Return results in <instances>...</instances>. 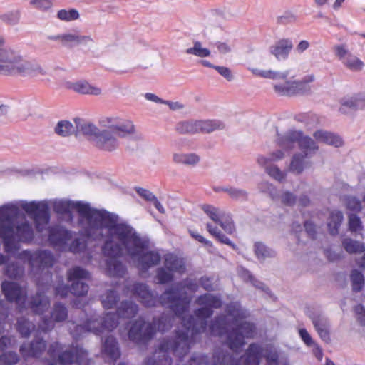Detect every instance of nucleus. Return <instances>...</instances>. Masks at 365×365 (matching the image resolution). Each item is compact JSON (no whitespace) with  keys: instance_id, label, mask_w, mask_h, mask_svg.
Masks as SVG:
<instances>
[{"instance_id":"nucleus-1","label":"nucleus","mask_w":365,"mask_h":365,"mask_svg":"<svg viewBox=\"0 0 365 365\" xmlns=\"http://www.w3.org/2000/svg\"><path fill=\"white\" fill-rule=\"evenodd\" d=\"M195 302L200 307L194 309L193 314L180 317L185 329H177L173 336L160 340L155 354L145 359V365H171L170 354L182 361L190 352L195 338L207 331V319L213 315L214 309L222 306L221 297L210 293L200 294Z\"/></svg>"},{"instance_id":"nucleus-2","label":"nucleus","mask_w":365,"mask_h":365,"mask_svg":"<svg viewBox=\"0 0 365 365\" xmlns=\"http://www.w3.org/2000/svg\"><path fill=\"white\" fill-rule=\"evenodd\" d=\"M19 207L33 218L38 231L50 222L49 205L46 200L13 202L9 213L10 218L6 220L1 233L4 250L7 254H15L20 249V243L30 244L34 239V230L28 221L15 226L20 216Z\"/></svg>"},{"instance_id":"nucleus-3","label":"nucleus","mask_w":365,"mask_h":365,"mask_svg":"<svg viewBox=\"0 0 365 365\" xmlns=\"http://www.w3.org/2000/svg\"><path fill=\"white\" fill-rule=\"evenodd\" d=\"M113 234L123 245L127 255L135 259L138 269L148 272L151 267L158 265L161 256L158 251L150 250V241L148 236H140L136 230L126 221H121L120 225L112 226Z\"/></svg>"},{"instance_id":"nucleus-4","label":"nucleus","mask_w":365,"mask_h":365,"mask_svg":"<svg viewBox=\"0 0 365 365\" xmlns=\"http://www.w3.org/2000/svg\"><path fill=\"white\" fill-rule=\"evenodd\" d=\"M53 210L57 214L69 215H71L72 210H76L78 214L87 221L85 231L88 236H91L95 231L101 229L106 222L110 224L111 217L116 214L105 209L91 207L88 202L63 199L53 200Z\"/></svg>"},{"instance_id":"nucleus-5","label":"nucleus","mask_w":365,"mask_h":365,"mask_svg":"<svg viewBox=\"0 0 365 365\" xmlns=\"http://www.w3.org/2000/svg\"><path fill=\"white\" fill-rule=\"evenodd\" d=\"M111 218L110 224L106 222L98 230H107L106 238L101 246V251L103 255L108 257L105 261L107 274L110 277H123L127 272V268L118 258L123 256L125 248L122 242L113 234L114 231L112 227V226L120 225L122 220L118 214Z\"/></svg>"},{"instance_id":"nucleus-6","label":"nucleus","mask_w":365,"mask_h":365,"mask_svg":"<svg viewBox=\"0 0 365 365\" xmlns=\"http://www.w3.org/2000/svg\"><path fill=\"white\" fill-rule=\"evenodd\" d=\"M14 74L36 77L44 76L46 72L38 64L24 60L18 53L6 47L0 36V75Z\"/></svg>"},{"instance_id":"nucleus-7","label":"nucleus","mask_w":365,"mask_h":365,"mask_svg":"<svg viewBox=\"0 0 365 365\" xmlns=\"http://www.w3.org/2000/svg\"><path fill=\"white\" fill-rule=\"evenodd\" d=\"M185 289L191 293L197 292L199 289L198 281L195 279L186 278L165 289L164 295H168L167 299L171 302L172 312L178 317H182L188 311L192 300V297Z\"/></svg>"},{"instance_id":"nucleus-8","label":"nucleus","mask_w":365,"mask_h":365,"mask_svg":"<svg viewBox=\"0 0 365 365\" xmlns=\"http://www.w3.org/2000/svg\"><path fill=\"white\" fill-rule=\"evenodd\" d=\"M100 129L88 122L76 123L77 131L87 136L89 141L98 150L104 152H114L118 149L120 142L110 129Z\"/></svg>"},{"instance_id":"nucleus-9","label":"nucleus","mask_w":365,"mask_h":365,"mask_svg":"<svg viewBox=\"0 0 365 365\" xmlns=\"http://www.w3.org/2000/svg\"><path fill=\"white\" fill-rule=\"evenodd\" d=\"M256 334L255 323L250 321L237 322L229 330L225 344L232 351L239 352L245 345V339H254Z\"/></svg>"},{"instance_id":"nucleus-10","label":"nucleus","mask_w":365,"mask_h":365,"mask_svg":"<svg viewBox=\"0 0 365 365\" xmlns=\"http://www.w3.org/2000/svg\"><path fill=\"white\" fill-rule=\"evenodd\" d=\"M163 324V318H153L151 322H146L140 317L132 322L128 332V339L135 344L145 345L155 336L156 327L160 329Z\"/></svg>"},{"instance_id":"nucleus-11","label":"nucleus","mask_w":365,"mask_h":365,"mask_svg":"<svg viewBox=\"0 0 365 365\" xmlns=\"http://www.w3.org/2000/svg\"><path fill=\"white\" fill-rule=\"evenodd\" d=\"M131 292L138 299L139 302L146 308L161 306L172 311L171 302L167 299L168 295H164L165 291L158 295L153 292L147 284L135 282L131 287Z\"/></svg>"},{"instance_id":"nucleus-12","label":"nucleus","mask_w":365,"mask_h":365,"mask_svg":"<svg viewBox=\"0 0 365 365\" xmlns=\"http://www.w3.org/2000/svg\"><path fill=\"white\" fill-rule=\"evenodd\" d=\"M18 258L24 262H27L31 270L40 272L53 266L55 258L48 250H24L18 255Z\"/></svg>"},{"instance_id":"nucleus-13","label":"nucleus","mask_w":365,"mask_h":365,"mask_svg":"<svg viewBox=\"0 0 365 365\" xmlns=\"http://www.w3.org/2000/svg\"><path fill=\"white\" fill-rule=\"evenodd\" d=\"M319 147L312 138H305L300 143L302 153H295L292 158L289 170L297 175L304 170V160L311 158L318 150Z\"/></svg>"},{"instance_id":"nucleus-14","label":"nucleus","mask_w":365,"mask_h":365,"mask_svg":"<svg viewBox=\"0 0 365 365\" xmlns=\"http://www.w3.org/2000/svg\"><path fill=\"white\" fill-rule=\"evenodd\" d=\"M101 124L110 129L116 137L130 138L135 133V125L129 120L108 117L101 120Z\"/></svg>"},{"instance_id":"nucleus-15","label":"nucleus","mask_w":365,"mask_h":365,"mask_svg":"<svg viewBox=\"0 0 365 365\" xmlns=\"http://www.w3.org/2000/svg\"><path fill=\"white\" fill-rule=\"evenodd\" d=\"M204 212L216 224H218L227 233L232 234L235 226L231 215L210 205H203Z\"/></svg>"},{"instance_id":"nucleus-16","label":"nucleus","mask_w":365,"mask_h":365,"mask_svg":"<svg viewBox=\"0 0 365 365\" xmlns=\"http://www.w3.org/2000/svg\"><path fill=\"white\" fill-rule=\"evenodd\" d=\"M304 81H287L283 84H276L274 86V91L280 96H292L295 95H302L309 91V82L314 81V76L307 77Z\"/></svg>"},{"instance_id":"nucleus-17","label":"nucleus","mask_w":365,"mask_h":365,"mask_svg":"<svg viewBox=\"0 0 365 365\" xmlns=\"http://www.w3.org/2000/svg\"><path fill=\"white\" fill-rule=\"evenodd\" d=\"M88 365V352L76 346L68 350L61 351L58 355L56 365Z\"/></svg>"},{"instance_id":"nucleus-18","label":"nucleus","mask_w":365,"mask_h":365,"mask_svg":"<svg viewBox=\"0 0 365 365\" xmlns=\"http://www.w3.org/2000/svg\"><path fill=\"white\" fill-rule=\"evenodd\" d=\"M1 290L9 302H15L19 306L24 307L26 293L17 282L4 281L1 283Z\"/></svg>"},{"instance_id":"nucleus-19","label":"nucleus","mask_w":365,"mask_h":365,"mask_svg":"<svg viewBox=\"0 0 365 365\" xmlns=\"http://www.w3.org/2000/svg\"><path fill=\"white\" fill-rule=\"evenodd\" d=\"M305 138H311L309 136L304 135L302 130L289 129L284 134L277 133V143L283 150H291L295 148L296 143H298L300 149V143Z\"/></svg>"},{"instance_id":"nucleus-20","label":"nucleus","mask_w":365,"mask_h":365,"mask_svg":"<svg viewBox=\"0 0 365 365\" xmlns=\"http://www.w3.org/2000/svg\"><path fill=\"white\" fill-rule=\"evenodd\" d=\"M263 349L257 343L250 344L245 353L235 360V365H259Z\"/></svg>"},{"instance_id":"nucleus-21","label":"nucleus","mask_w":365,"mask_h":365,"mask_svg":"<svg viewBox=\"0 0 365 365\" xmlns=\"http://www.w3.org/2000/svg\"><path fill=\"white\" fill-rule=\"evenodd\" d=\"M293 47L294 44L291 38H282L269 47V52L277 61H284L288 59Z\"/></svg>"},{"instance_id":"nucleus-22","label":"nucleus","mask_w":365,"mask_h":365,"mask_svg":"<svg viewBox=\"0 0 365 365\" xmlns=\"http://www.w3.org/2000/svg\"><path fill=\"white\" fill-rule=\"evenodd\" d=\"M47 347L46 341L40 336H35L31 343H24L19 348V352L24 358L32 357L39 358L46 351Z\"/></svg>"},{"instance_id":"nucleus-23","label":"nucleus","mask_w":365,"mask_h":365,"mask_svg":"<svg viewBox=\"0 0 365 365\" xmlns=\"http://www.w3.org/2000/svg\"><path fill=\"white\" fill-rule=\"evenodd\" d=\"M71 237V232L63 227L56 225L50 227L48 229V240L53 247L66 245Z\"/></svg>"},{"instance_id":"nucleus-24","label":"nucleus","mask_w":365,"mask_h":365,"mask_svg":"<svg viewBox=\"0 0 365 365\" xmlns=\"http://www.w3.org/2000/svg\"><path fill=\"white\" fill-rule=\"evenodd\" d=\"M93 318L98 320V324H96V335H100L105 330L113 331L115 329L119 324L120 317L115 311L106 313L101 318L94 316Z\"/></svg>"},{"instance_id":"nucleus-25","label":"nucleus","mask_w":365,"mask_h":365,"mask_svg":"<svg viewBox=\"0 0 365 365\" xmlns=\"http://www.w3.org/2000/svg\"><path fill=\"white\" fill-rule=\"evenodd\" d=\"M102 353L113 363L116 362L120 358V351L118 343L113 336L110 335L105 339L102 346Z\"/></svg>"},{"instance_id":"nucleus-26","label":"nucleus","mask_w":365,"mask_h":365,"mask_svg":"<svg viewBox=\"0 0 365 365\" xmlns=\"http://www.w3.org/2000/svg\"><path fill=\"white\" fill-rule=\"evenodd\" d=\"M96 324H98V320L91 317L83 322V323L76 324L73 328H70V334L76 340L83 337L88 333H93L96 334Z\"/></svg>"},{"instance_id":"nucleus-27","label":"nucleus","mask_w":365,"mask_h":365,"mask_svg":"<svg viewBox=\"0 0 365 365\" xmlns=\"http://www.w3.org/2000/svg\"><path fill=\"white\" fill-rule=\"evenodd\" d=\"M228 320L225 315L220 314L215 317L210 322V324H207V327L209 328V331L212 336H222L226 335V338L227 337V333L229 330L227 329Z\"/></svg>"},{"instance_id":"nucleus-28","label":"nucleus","mask_w":365,"mask_h":365,"mask_svg":"<svg viewBox=\"0 0 365 365\" xmlns=\"http://www.w3.org/2000/svg\"><path fill=\"white\" fill-rule=\"evenodd\" d=\"M313 137L319 143L339 148L342 146L343 140L337 134L325 130H317L313 133Z\"/></svg>"},{"instance_id":"nucleus-29","label":"nucleus","mask_w":365,"mask_h":365,"mask_svg":"<svg viewBox=\"0 0 365 365\" xmlns=\"http://www.w3.org/2000/svg\"><path fill=\"white\" fill-rule=\"evenodd\" d=\"M365 106V93H357L351 97L344 98L341 100V107L339 111L342 113H346V108L352 110L362 109Z\"/></svg>"},{"instance_id":"nucleus-30","label":"nucleus","mask_w":365,"mask_h":365,"mask_svg":"<svg viewBox=\"0 0 365 365\" xmlns=\"http://www.w3.org/2000/svg\"><path fill=\"white\" fill-rule=\"evenodd\" d=\"M66 87L81 94L98 96L101 93L100 88L90 85L86 81L67 82Z\"/></svg>"},{"instance_id":"nucleus-31","label":"nucleus","mask_w":365,"mask_h":365,"mask_svg":"<svg viewBox=\"0 0 365 365\" xmlns=\"http://www.w3.org/2000/svg\"><path fill=\"white\" fill-rule=\"evenodd\" d=\"M139 310L138 305L130 300H123L116 312L120 318L131 319L135 317Z\"/></svg>"},{"instance_id":"nucleus-32","label":"nucleus","mask_w":365,"mask_h":365,"mask_svg":"<svg viewBox=\"0 0 365 365\" xmlns=\"http://www.w3.org/2000/svg\"><path fill=\"white\" fill-rule=\"evenodd\" d=\"M225 312L228 316L233 318V323L235 324L239 320H242L247 317L248 313L243 309L239 302H230L227 304Z\"/></svg>"},{"instance_id":"nucleus-33","label":"nucleus","mask_w":365,"mask_h":365,"mask_svg":"<svg viewBox=\"0 0 365 365\" xmlns=\"http://www.w3.org/2000/svg\"><path fill=\"white\" fill-rule=\"evenodd\" d=\"M210 361L211 365H235V359L233 356L222 349L215 350Z\"/></svg>"},{"instance_id":"nucleus-34","label":"nucleus","mask_w":365,"mask_h":365,"mask_svg":"<svg viewBox=\"0 0 365 365\" xmlns=\"http://www.w3.org/2000/svg\"><path fill=\"white\" fill-rule=\"evenodd\" d=\"M344 216L341 211L335 210L330 213L327 219V228L329 233L332 236L339 234V229L343 221Z\"/></svg>"},{"instance_id":"nucleus-35","label":"nucleus","mask_w":365,"mask_h":365,"mask_svg":"<svg viewBox=\"0 0 365 365\" xmlns=\"http://www.w3.org/2000/svg\"><path fill=\"white\" fill-rule=\"evenodd\" d=\"M164 265L173 272L182 273L185 270L182 259L174 254H168L165 256Z\"/></svg>"},{"instance_id":"nucleus-36","label":"nucleus","mask_w":365,"mask_h":365,"mask_svg":"<svg viewBox=\"0 0 365 365\" xmlns=\"http://www.w3.org/2000/svg\"><path fill=\"white\" fill-rule=\"evenodd\" d=\"M198 133H210L215 130H222L225 124L220 120H197Z\"/></svg>"},{"instance_id":"nucleus-37","label":"nucleus","mask_w":365,"mask_h":365,"mask_svg":"<svg viewBox=\"0 0 365 365\" xmlns=\"http://www.w3.org/2000/svg\"><path fill=\"white\" fill-rule=\"evenodd\" d=\"M173 160L178 164L195 166L200 162V158L197 154L194 153H178L173 154Z\"/></svg>"},{"instance_id":"nucleus-38","label":"nucleus","mask_w":365,"mask_h":365,"mask_svg":"<svg viewBox=\"0 0 365 365\" xmlns=\"http://www.w3.org/2000/svg\"><path fill=\"white\" fill-rule=\"evenodd\" d=\"M101 301L104 309H112L120 301V295L115 289H108L101 296Z\"/></svg>"},{"instance_id":"nucleus-39","label":"nucleus","mask_w":365,"mask_h":365,"mask_svg":"<svg viewBox=\"0 0 365 365\" xmlns=\"http://www.w3.org/2000/svg\"><path fill=\"white\" fill-rule=\"evenodd\" d=\"M176 131L182 135H193L198 133L197 120H182L175 125Z\"/></svg>"},{"instance_id":"nucleus-40","label":"nucleus","mask_w":365,"mask_h":365,"mask_svg":"<svg viewBox=\"0 0 365 365\" xmlns=\"http://www.w3.org/2000/svg\"><path fill=\"white\" fill-rule=\"evenodd\" d=\"M89 41H92V38L89 36H80L73 34H62L61 42L63 45L66 46H73V45L87 43Z\"/></svg>"},{"instance_id":"nucleus-41","label":"nucleus","mask_w":365,"mask_h":365,"mask_svg":"<svg viewBox=\"0 0 365 365\" xmlns=\"http://www.w3.org/2000/svg\"><path fill=\"white\" fill-rule=\"evenodd\" d=\"M67 277L68 282H79L89 279L91 274L86 269L76 266L68 269Z\"/></svg>"},{"instance_id":"nucleus-42","label":"nucleus","mask_w":365,"mask_h":365,"mask_svg":"<svg viewBox=\"0 0 365 365\" xmlns=\"http://www.w3.org/2000/svg\"><path fill=\"white\" fill-rule=\"evenodd\" d=\"M254 252L256 257L259 260L274 257L276 256V252L262 242H255Z\"/></svg>"},{"instance_id":"nucleus-43","label":"nucleus","mask_w":365,"mask_h":365,"mask_svg":"<svg viewBox=\"0 0 365 365\" xmlns=\"http://www.w3.org/2000/svg\"><path fill=\"white\" fill-rule=\"evenodd\" d=\"M207 230L210 235L214 236L220 242L231 247L233 250H237V246L232 242L224 233H222L217 227L210 223L206 224Z\"/></svg>"},{"instance_id":"nucleus-44","label":"nucleus","mask_w":365,"mask_h":365,"mask_svg":"<svg viewBox=\"0 0 365 365\" xmlns=\"http://www.w3.org/2000/svg\"><path fill=\"white\" fill-rule=\"evenodd\" d=\"M34 328V324L24 317H19L16 322V331L23 338H28L32 330Z\"/></svg>"},{"instance_id":"nucleus-45","label":"nucleus","mask_w":365,"mask_h":365,"mask_svg":"<svg viewBox=\"0 0 365 365\" xmlns=\"http://www.w3.org/2000/svg\"><path fill=\"white\" fill-rule=\"evenodd\" d=\"M344 250L349 254H359L365 251L364 243L354 240L351 238H345L342 240Z\"/></svg>"},{"instance_id":"nucleus-46","label":"nucleus","mask_w":365,"mask_h":365,"mask_svg":"<svg viewBox=\"0 0 365 365\" xmlns=\"http://www.w3.org/2000/svg\"><path fill=\"white\" fill-rule=\"evenodd\" d=\"M51 315L55 322H62L68 317V309L63 303L56 302L53 305Z\"/></svg>"},{"instance_id":"nucleus-47","label":"nucleus","mask_w":365,"mask_h":365,"mask_svg":"<svg viewBox=\"0 0 365 365\" xmlns=\"http://www.w3.org/2000/svg\"><path fill=\"white\" fill-rule=\"evenodd\" d=\"M30 307L32 311L38 314H43L48 308V302L40 295L32 297L30 301Z\"/></svg>"},{"instance_id":"nucleus-48","label":"nucleus","mask_w":365,"mask_h":365,"mask_svg":"<svg viewBox=\"0 0 365 365\" xmlns=\"http://www.w3.org/2000/svg\"><path fill=\"white\" fill-rule=\"evenodd\" d=\"M24 274V268L17 262L6 263L4 269V274L13 279H19Z\"/></svg>"},{"instance_id":"nucleus-49","label":"nucleus","mask_w":365,"mask_h":365,"mask_svg":"<svg viewBox=\"0 0 365 365\" xmlns=\"http://www.w3.org/2000/svg\"><path fill=\"white\" fill-rule=\"evenodd\" d=\"M55 133L61 137H68L75 131L73 125L68 120L59 121L54 128Z\"/></svg>"},{"instance_id":"nucleus-50","label":"nucleus","mask_w":365,"mask_h":365,"mask_svg":"<svg viewBox=\"0 0 365 365\" xmlns=\"http://www.w3.org/2000/svg\"><path fill=\"white\" fill-rule=\"evenodd\" d=\"M350 279L354 292H359L364 286V277L361 272L353 269L350 275Z\"/></svg>"},{"instance_id":"nucleus-51","label":"nucleus","mask_w":365,"mask_h":365,"mask_svg":"<svg viewBox=\"0 0 365 365\" xmlns=\"http://www.w3.org/2000/svg\"><path fill=\"white\" fill-rule=\"evenodd\" d=\"M263 351L262 356L265 359L267 365H279V355L275 348L267 346Z\"/></svg>"},{"instance_id":"nucleus-52","label":"nucleus","mask_w":365,"mask_h":365,"mask_svg":"<svg viewBox=\"0 0 365 365\" xmlns=\"http://www.w3.org/2000/svg\"><path fill=\"white\" fill-rule=\"evenodd\" d=\"M173 272L164 267H159L156 271V278L160 284H166L174 279Z\"/></svg>"},{"instance_id":"nucleus-53","label":"nucleus","mask_w":365,"mask_h":365,"mask_svg":"<svg viewBox=\"0 0 365 365\" xmlns=\"http://www.w3.org/2000/svg\"><path fill=\"white\" fill-rule=\"evenodd\" d=\"M266 173L274 180L282 182L285 180L287 174L282 171L277 166L272 165L271 163L264 165Z\"/></svg>"},{"instance_id":"nucleus-54","label":"nucleus","mask_w":365,"mask_h":365,"mask_svg":"<svg viewBox=\"0 0 365 365\" xmlns=\"http://www.w3.org/2000/svg\"><path fill=\"white\" fill-rule=\"evenodd\" d=\"M186 53L205 58L210 55V51L206 48H202L200 41H195L193 46L186 50Z\"/></svg>"},{"instance_id":"nucleus-55","label":"nucleus","mask_w":365,"mask_h":365,"mask_svg":"<svg viewBox=\"0 0 365 365\" xmlns=\"http://www.w3.org/2000/svg\"><path fill=\"white\" fill-rule=\"evenodd\" d=\"M343 64L352 71H359L364 66L363 61L359 58L353 56L351 54H349V56L344 60Z\"/></svg>"},{"instance_id":"nucleus-56","label":"nucleus","mask_w":365,"mask_h":365,"mask_svg":"<svg viewBox=\"0 0 365 365\" xmlns=\"http://www.w3.org/2000/svg\"><path fill=\"white\" fill-rule=\"evenodd\" d=\"M71 294L75 296H85L88 292L89 287L84 281L70 282Z\"/></svg>"},{"instance_id":"nucleus-57","label":"nucleus","mask_w":365,"mask_h":365,"mask_svg":"<svg viewBox=\"0 0 365 365\" xmlns=\"http://www.w3.org/2000/svg\"><path fill=\"white\" fill-rule=\"evenodd\" d=\"M185 365H211V361L208 355L194 353Z\"/></svg>"},{"instance_id":"nucleus-58","label":"nucleus","mask_w":365,"mask_h":365,"mask_svg":"<svg viewBox=\"0 0 365 365\" xmlns=\"http://www.w3.org/2000/svg\"><path fill=\"white\" fill-rule=\"evenodd\" d=\"M21 12L19 10L11 11L0 15V19L9 25H16L19 23Z\"/></svg>"},{"instance_id":"nucleus-59","label":"nucleus","mask_w":365,"mask_h":365,"mask_svg":"<svg viewBox=\"0 0 365 365\" xmlns=\"http://www.w3.org/2000/svg\"><path fill=\"white\" fill-rule=\"evenodd\" d=\"M57 17L61 21H71L77 19L79 17V14L75 9H61L57 13Z\"/></svg>"},{"instance_id":"nucleus-60","label":"nucleus","mask_w":365,"mask_h":365,"mask_svg":"<svg viewBox=\"0 0 365 365\" xmlns=\"http://www.w3.org/2000/svg\"><path fill=\"white\" fill-rule=\"evenodd\" d=\"M62 351L61 344L58 342H54L50 344L48 349V355L50 358V365H56L58 355Z\"/></svg>"},{"instance_id":"nucleus-61","label":"nucleus","mask_w":365,"mask_h":365,"mask_svg":"<svg viewBox=\"0 0 365 365\" xmlns=\"http://www.w3.org/2000/svg\"><path fill=\"white\" fill-rule=\"evenodd\" d=\"M284 157V153L281 150H277L273 152L270 157L259 156L257 158V162L261 165H265L272 162L279 160Z\"/></svg>"},{"instance_id":"nucleus-62","label":"nucleus","mask_w":365,"mask_h":365,"mask_svg":"<svg viewBox=\"0 0 365 365\" xmlns=\"http://www.w3.org/2000/svg\"><path fill=\"white\" fill-rule=\"evenodd\" d=\"M228 195L232 199L240 201H246L248 196L246 190L235 187H230Z\"/></svg>"},{"instance_id":"nucleus-63","label":"nucleus","mask_w":365,"mask_h":365,"mask_svg":"<svg viewBox=\"0 0 365 365\" xmlns=\"http://www.w3.org/2000/svg\"><path fill=\"white\" fill-rule=\"evenodd\" d=\"M0 361L6 365H14L18 363L19 357L15 351H7L1 354Z\"/></svg>"},{"instance_id":"nucleus-64","label":"nucleus","mask_w":365,"mask_h":365,"mask_svg":"<svg viewBox=\"0 0 365 365\" xmlns=\"http://www.w3.org/2000/svg\"><path fill=\"white\" fill-rule=\"evenodd\" d=\"M363 228L362 222L359 216L351 213L349 215V229L351 232H357Z\"/></svg>"}]
</instances>
